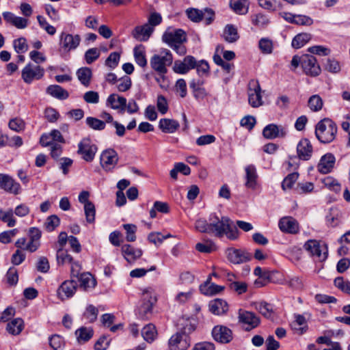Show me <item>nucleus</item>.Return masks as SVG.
Returning a JSON list of instances; mask_svg holds the SVG:
<instances>
[{
  "mask_svg": "<svg viewBox=\"0 0 350 350\" xmlns=\"http://www.w3.org/2000/svg\"><path fill=\"white\" fill-rule=\"evenodd\" d=\"M210 233L217 237L224 235L230 240H236L239 237V230L232 226V221L228 217L219 218L215 213H212L208 217Z\"/></svg>",
  "mask_w": 350,
  "mask_h": 350,
  "instance_id": "1",
  "label": "nucleus"
},
{
  "mask_svg": "<svg viewBox=\"0 0 350 350\" xmlns=\"http://www.w3.org/2000/svg\"><path fill=\"white\" fill-rule=\"evenodd\" d=\"M162 40L178 55L186 53V47L183 44L187 41V35L183 29L168 27L162 36Z\"/></svg>",
  "mask_w": 350,
  "mask_h": 350,
  "instance_id": "2",
  "label": "nucleus"
},
{
  "mask_svg": "<svg viewBox=\"0 0 350 350\" xmlns=\"http://www.w3.org/2000/svg\"><path fill=\"white\" fill-rule=\"evenodd\" d=\"M291 64L293 70L301 65L304 72L310 77L319 76L321 72L316 57L308 54H304L301 56L294 55Z\"/></svg>",
  "mask_w": 350,
  "mask_h": 350,
  "instance_id": "3",
  "label": "nucleus"
},
{
  "mask_svg": "<svg viewBox=\"0 0 350 350\" xmlns=\"http://www.w3.org/2000/svg\"><path fill=\"white\" fill-rule=\"evenodd\" d=\"M336 133L337 126L329 118H324L316 125L315 135L321 143L332 142L335 139Z\"/></svg>",
  "mask_w": 350,
  "mask_h": 350,
  "instance_id": "4",
  "label": "nucleus"
},
{
  "mask_svg": "<svg viewBox=\"0 0 350 350\" xmlns=\"http://www.w3.org/2000/svg\"><path fill=\"white\" fill-rule=\"evenodd\" d=\"M172 62V54L166 49L162 50L161 54L154 55L150 60L151 68L160 75L167 73V66L171 65Z\"/></svg>",
  "mask_w": 350,
  "mask_h": 350,
  "instance_id": "5",
  "label": "nucleus"
},
{
  "mask_svg": "<svg viewBox=\"0 0 350 350\" xmlns=\"http://www.w3.org/2000/svg\"><path fill=\"white\" fill-rule=\"evenodd\" d=\"M81 37L78 34L62 32L59 40V52L62 56L68 55L71 51L75 50L80 44Z\"/></svg>",
  "mask_w": 350,
  "mask_h": 350,
  "instance_id": "6",
  "label": "nucleus"
},
{
  "mask_svg": "<svg viewBox=\"0 0 350 350\" xmlns=\"http://www.w3.org/2000/svg\"><path fill=\"white\" fill-rule=\"evenodd\" d=\"M304 247L317 261L323 262L327 258L328 250L327 245L324 243H321L317 240H308L304 245Z\"/></svg>",
  "mask_w": 350,
  "mask_h": 350,
  "instance_id": "7",
  "label": "nucleus"
},
{
  "mask_svg": "<svg viewBox=\"0 0 350 350\" xmlns=\"http://www.w3.org/2000/svg\"><path fill=\"white\" fill-rule=\"evenodd\" d=\"M44 75V69L39 65L27 64L21 70V78L27 84L41 79Z\"/></svg>",
  "mask_w": 350,
  "mask_h": 350,
  "instance_id": "8",
  "label": "nucleus"
},
{
  "mask_svg": "<svg viewBox=\"0 0 350 350\" xmlns=\"http://www.w3.org/2000/svg\"><path fill=\"white\" fill-rule=\"evenodd\" d=\"M97 150V146L89 138L83 139L78 144L77 153L87 162L94 160Z\"/></svg>",
  "mask_w": 350,
  "mask_h": 350,
  "instance_id": "9",
  "label": "nucleus"
},
{
  "mask_svg": "<svg viewBox=\"0 0 350 350\" xmlns=\"http://www.w3.org/2000/svg\"><path fill=\"white\" fill-rule=\"evenodd\" d=\"M262 90L258 80L252 79L248 83V101L252 107H258L263 104Z\"/></svg>",
  "mask_w": 350,
  "mask_h": 350,
  "instance_id": "10",
  "label": "nucleus"
},
{
  "mask_svg": "<svg viewBox=\"0 0 350 350\" xmlns=\"http://www.w3.org/2000/svg\"><path fill=\"white\" fill-rule=\"evenodd\" d=\"M190 345V337L178 331L173 334L168 341L170 350H187Z\"/></svg>",
  "mask_w": 350,
  "mask_h": 350,
  "instance_id": "11",
  "label": "nucleus"
},
{
  "mask_svg": "<svg viewBox=\"0 0 350 350\" xmlns=\"http://www.w3.org/2000/svg\"><path fill=\"white\" fill-rule=\"evenodd\" d=\"M77 284L73 280L63 282L57 291V297L62 301L71 298L76 293Z\"/></svg>",
  "mask_w": 350,
  "mask_h": 350,
  "instance_id": "12",
  "label": "nucleus"
},
{
  "mask_svg": "<svg viewBox=\"0 0 350 350\" xmlns=\"http://www.w3.org/2000/svg\"><path fill=\"white\" fill-rule=\"evenodd\" d=\"M0 187L5 191L17 195L21 193V185L12 176L5 174H0Z\"/></svg>",
  "mask_w": 350,
  "mask_h": 350,
  "instance_id": "13",
  "label": "nucleus"
},
{
  "mask_svg": "<svg viewBox=\"0 0 350 350\" xmlns=\"http://www.w3.org/2000/svg\"><path fill=\"white\" fill-rule=\"evenodd\" d=\"M100 160L102 167L106 171H110L118 163V153L113 149H107L101 153Z\"/></svg>",
  "mask_w": 350,
  "mask_h": 350,
  "instance_id": "14",
  "label": "nucleus"
},
{
  "mask_svg": "<svg viewBox=\"0 0 350 350\" xmlns=\"http://www.w3.org/2000/svg\"><path fill=\"white\" fill-rule=\"evenodd\" d=\"M196 66V59L191 55L186 56L183 60H176L173 66L174 72L185 75Z\"/></svg>",
  "mask_w": 350,
  "mask_h": 350,
  "instance_id": "15",
  "label": "nucleus"
},
{
  "mask_svg": "<svg viewBox=\"0 0 350 350\" xmlns=\"http://www.w3.org/2000/svg\"><path fill=\"white\" fill-rule=\"evenodd\" d=\"M286 133L287 131L284 126L275 124H269L262 130V135L267 139L282 138L286 135Z\"/></svg>",
  "mask_w": 350,
  "mask_h": 350,
  "instance_id": "16",
  "label": "nucleus"
},
{
  "mask_svg": "<svg viewBox=\"0 0 350 350\" xmlns=\"http://www.w3.org/2000/svg\"><path fill=\"white\" fill-rule=\"evenodd\" d=\"M278 226L282 232L288 234H296L299 231L298 221L290 216L282 217L279 220Z\"/></svg>",
  "mask_w": 350,
  "mask_h": 350,
  "instance_id": "17",
  "label": "nucleus"
},
{
  "mask_svg": "<svg viewBox=\"0 0 350 350\" xmlns=\"http://www.w3.org/2000/svg\"><path fill=\"white\" fill-rule=\"evenodd\" d=\"M212 336L215 340L221 343H228L232 338V332L230 329L224 325H216L212 330Z\"/></svg>",
  "mask_w": 350,
  "mask_h": 350,
  "instance_id": "18",
  "label": "nucleus"
},
{
  "mask_svg": "<svg viewBox=\"0 0 350 350\" xmlns=\"http://www.w3.org/2000/svg\"><path fill=\"white\" fill-rule=\"evenodd\" d=\"M239 319L241 323L247 325L245 327L246 330L257 327L260 323L258 317L254 313L241 310L239 312Z\"/></svg>",
  "mask_w": 350,
  "mask_h": 350,
  "instance_id": "19",
  "label": "nucleus"
},
{
  "mask_svg": "<svg viewBox=\"0 0 350 350\" xmlns=\"http://www.w3.org/2000/svg\"><path fill=\"white\" fill-rule=\"evenodd\" d=\"M197 327V320L193 317H183L178 322V332L189 335L193 332Z\"/></svg>",
  "mask_w": 350,
  "mask_h": 350,
  "instance_id": "20",
  "label": "nucleus"
},
{
  "mask_svg": "<svg viewBox=\"0 0 350 350\" xmlns=\"http://www.w3.org/2000/svg\"><path fill=\"white\" fill-rule=\"evenodd\" d=\"M154 31V28L149 24L137 26L133 30L131 34L133 37L139 42H146L150 37Z\"/></svg>",
  "mask_w": 350,
  "mask_h": 350,
  "instance_id": "21",
  "label": "nucleus"
},
{
  "mask_svg": "<svg viewBox=\"0 0 350 350\" xmlns=\"http://www.w3.org/2000/svg\"><path fill=\"white\" fill-rule=\"evenodd\" d=\"M126 99L117 94H110L106 100V105L114 110L123 113L125 111Z\"/></svg>",
  "mask_w": 350,
  "mask_h": 350,
  "instance_id": "22",
  "label": "nucleus"
},
{
  "mask_svg": "<svg viewBox=\"0 0 350 350\" xmlns=\"http://www.w3.org/2000/svg\"><path fill=\"white\" fill-rule=\"evenodd\" d=\"M336 158L332 153H327L321 157L317 165L318 171L321 174L329 173L334 168Z\"/></svg>",
  "mask_w": 350,
  "mask_h": 350,
  "instance_id": "23",
  "label": "nucleus"
},
{
  "mask_svg": "<svg viewBox=\"0 0 350 350\" xmlns=\"http://www.w3.org/2000/svg\"><path fill=\"white\" fill-rule=\"evenodd\" d=\"M3 17L6 23L10 24L17 29H25L29 25L28 19L18 16L10 12H3Z\"/></svg>",
  "mask_w": 350,
  "mask_h": 350,
  "instance_id": "24",
  "label": "nucleus"
},
{
  "mask_svg": "<svg viewBox=\"0 0 350 350\" xmlns=\"http://www.w3.org/2000/svg\"><path fill=\"white\" fill-rule=\"evenodd\" d=\"M297 152L300 159L309 160L312 154V146L310 142L308 139L300 140L297 146Z\"/></svg>",
  "mask_w": 350,
  "mask_h": 350,
  "instance_id": "25",
  "label": "nucleus"
},
{
  "mask_svg": "<svg viewBox=\"0 0 350 350\" xmlns=\"http://www.w3.org/2000/svg\"><path fill=\"white\" fill-rule=\"evenodd\" d=\"M121 251L124 258L129 263L134 262L142 255L141 249L135 248L129 244L123 245Z\"/></svg>",
  "mask_w": 350,
  "mask_h": 350,
  "instance_id": "26",
  "label": "nucleus"
},
{
  "mask_svg": "<svg viewBox=\"0 0 350 350\" xmlns=\"http://www.w3.org/2000/svg\"><path fill=\"white\" fill-rule=\"evenodd\" d=\"M227 256L228 260L234 264L243 263L250 260V256L247 252L234 248L228 249Z\"/></svg>",
  "mask_w": 350,
  "mask_h": 350,
  "instance_id": "27",
  "label": "nucleus"
},
{
  "mask_svg": "<svg viewBox=\"0 0 350 350\" xmlns=\"http://www.w3.org/2000/svg\"><path fill=\"white\" fill-rule=\"evenodd\" d=\"M224 289V286L211 282V276L209 275L206 281L200 286L202 293L206 295H214L219 293Z\"/></svg>",
  "mask_w": 350,
  "mask_h": 350,
  "instance_id": "28",
  "label": "nucleus"
},
{
  "mask_svg": "<svg viewBox=\"0 0 350 350\" xmlns=\"http://www.w3.org/2000/svg\"><path fill=\"white\" fill-rule=\"evenodd\" d=\"M209 310L215 315H222L228 310L227 302L221 299H215L208 304Z\"/></svg>",
  "mask_w": 350,
  "mask_h": 350,
  "instance_id": "29",
  "label": "nucleus"
},
{
  "mask_svg": "<svg viewBox=\"0 0 350 350\" xmlns=\"http://www.w3.org/2000/svg\"><path fill=\"white\" fill-rule=\"evenodd\" d=\"M179 127V122L174 119L162 118L159 122V128L165 133H174Z\"/></svg>",
  "mask_w": 350,
  "mask_h": 350,
  "instance_id": "30",
  "label": "nucleus"
},
{
  "mask_svg": "<svg viewBox=\"0 0 350 350\" xmlns=\"http://www.w3.org/2000/svg\"><path fill=\"white\" fill-rule=\"evenodd\" d=\"M76 75L81 84L84 87L88 88L90 85L93 75L91 68L81 67L77 70Z\"/></svg>",
  "mask_w": 350,
  "mask_h": 350,
  "instance_id": "31",
  "label": "nucleus"
},
{
  "mask_svg": "<svg viewBox=\"0 0 350 350\" xmlns=\"http://www.w3.org/2000/svg\"><path fill=\"white\" fill-rule=\"evenodd\" d=\"M245 186L252 189H255L257 183L258 174L254 165H249L245 167Z\"/></svg>",
  "mask_w": 350,
  "mask_h": 350,
  "instance_id": "32",
  "label": "nucleus"
},
{
  "mask_svg": "<svg viewBox=\"0 0 350 350\" xmlns=\"http://www.w3.org/2000/svg\"><path fill=\"white\" fill-rule=\"evenodd\" d=\"M202 81H192L190 84V88L192 90L193 96L197 100H203L205 98L208 93L204 88L202 87Z\"/></svg>",
  "mask_w": 350,
  "mask_h": 350,
  "instance_id": "33",
  "label": "nucleus"
},
{
  "mask_svg": "<svg viewBox=\"0 0 350 350\" xmlns=\"http://www.w3.org/2000/svg\"><path fill=\"white\" fill-rule=\"evenodd\" d=\"M24 327V321L21 318H16L8 323L6 329L12 335H18Z\"/></svg>",
  "mask_w": 350,
  "mask_h": 350,
  "instance_id": "34",
  "label": "nucleus"
},
{
  "mask_svg": "<svg viewBox=\"0 0 350 350\" xmlns=\"http://www.w3.org/2000/svg\"><path fill=\"white\" fill-rule=\"evenodd\" d=\"M78 278L79 279L81 286L85 291L93 288L96 286V280L89 272L81 273Z\"/></svg>",
  "mask_w": 350,
  "mask_h": 350,
  "instance_id": "35",
  "label": "nucleus"
},
{
  "mask_svg": "<svg viewBox=\"0 0 350 350\" xmlns=\"http://www.w3.org/2000/svg\"><path fill=\"white\" fill-rule=\"evenodd\" d=\"M157 301L155 291L151 287H147L142 290V303L154 305Z\"/></svg>",
  "mask_w": 350,
  "mask_h": 350,
  "instance_id": "36",
  "label": "nucleus"
},
{
  "mask_svg": "<svg viewBox=\"0 0 350 350\" xmlns=\"http://www.w3.org/2000/svg\"><path fill=\"white\" fill-rule=\"evenodd\" d=\"M46 92L52 96L59 99H66L69 96L66 90L57 85H49L46 89Z\"/></svg>",
  "mask_w": 350,
  "mask_h": 350,
  "instance_id": "37",
  "label": "nucleus"
},
{
  "mask_svg": "<svg viewBox=\"0 0 350 350\" xmlns=\"http://www.w3.org/2000/svg\"><path fill=\"white\" fill-rule=\"evenodd\" d=\"M230 5L237 14H245L248 11L247 0H231Z\"/></svg>",
  "mask_w": 350,
  "mask_h": 350,
  "instance_id": "38",
  "label": "nucleus"
},
{
  "mask_svg": "<svg viewBox=\"0 0 350 350\" xmlns=\"http://www.w3.org/2000/svg\"><path fill=\"white\" fill-rule=\"evenodd\" d=\"M224 38L228 42H236L239 38L236 27L233 25H227L224 31Z\"/></svg>",
  "mask_w": 350,
  "mask_h": 350,
  "instance_id": "39",
  "label": "nucleus"
},
{
  "mask_svg": "<svg viewBox=\"0 0 350 350\" xmlns=\"http://www.w3.org/2000/svg\"><path fill=\"white\" fill-rule=\"evenodd\" d=\"M133 53L136 63L141 67H145L147 65V60L144 47L142 45L135 46L133 50Z\"/></svg>",
  "mask_w": 350,
  "mask_h": 350,
  "instance_id": "40",
  "label": "nucleus"
},
{
  "mask_svg": "<svg viewBox=\"0 0 350 350\" xmlns=\"http://www.w3.org/2000/svg\"><path fill=\"white\" fill-rule=\"evenodd\" d=\"M0 220L6 223L8 227H13L16 225V219L14 217V212L12 208L6 211L0 209Z\"/></svg>",
  "mask_w": 350,
  "mask_h": 350,
  "instance_id": "41",
  "label": "nucleus"
},
{
  "mask_svg": "<svg viewBox=\"0 0 350 350\" xmlns=\"http://www.w3.org/2000/svg\"><path fill=\"white\" fill-rule=\"evenodd\" d=\"M311 39V35L308 33L297 34L292 40L291 45L295 49H300Z\"/></svg>",
  "mask_w": 350,
  "mask_h": 350,
  "instance_id": "42",
  "label": "nucleus"
},
{
  "mask_svg": "<svg viewBox=\"0 0 350 350\" xmlns=\"http://www.w3.org/2000/svg\"><path fill=\"white\" fill-rule=\"evenodd\" d=\"M157 334L156 327L152 324L146 325L142 330L144 339L148 342H152L155 339Z\"/></svg>",
  "mask_w": 350,
  "mask_h": 350,
  "instance_id": "43",
  "label": "nucleus"
},
{
  "mask_svg": "<svg viewBox=\"0 0 350 350\" xmlns=\"http://www.w3.org/2000/svg\"><path fill=\"white\" fill-rule=\"evenodd\" d=\"M76 336L79 342H87L92 336L94 331L91 327H81L76 332Z\"/></svg>",
  "mask_w": 350,
  "mask_h": 350,
  "instance_id": "44",
  "label": "nucleus"
},
{
  "mask_svg": "<svg viewBox=\"0 0 350 350\" xmlns=\"http://www.w3.org/2000/svg\"><path fill=\"white\" fill-rule=\"evenodd\" d=\"M308 105L311 111L316 112L322 109L323 102L319 95L314 94L309 98Z\"/></svg>",
  "mask_w": 350,
  "mask_h": 350,
  "instance_id": "45",
  "label": "nucleus"
},
{
  "mask_svg": "<svg viewBox=\"0 0 350 350\" xmlns=\"http://www.w3.org/2000/svg\"><path fill=\"white\" fill-rule=\"evenodd\" d=\"M322 183L325 187L336 193H338L341 190L340 183L332 176L325 177L322 180Z\"/></svg>",
  "mask_w": 350,
  "mask_h": 350,
  "instance_id": "46",
  "label": "nucleus"
},
{
  "mask_svg": "<svg viewBox=\"0 0 350 350\" xmlns=\"http://www.w3.org/2000/svg\"><path fill=\"white\" fill-rule=\"evenodd\" d=\"M154 305L151 304H143L138 308V316L142 319H148L152 315Z\"/></svg>",
  "mask_w": 350,
  "mask_h": 350,
  "instance_id": "47",
  "label": "nucleus"
},
{
  "mask_svg": "<svg viewBox=\"0 0 350 350\" xmlns=\"http://www.w3.org/2000/svg\"><path fill=\"white\" fill-rule=\"evenodd\" d=\"M56 257L59 265H64L66 263L70 264L73 261L72 257L67 251L64 250L63 248H59L57 250Z\"/></svg>",
  "mask_w": 350,
  "mask_h": 350,
  "instance_id": "48",
  "label": "nucleus"
},
{
  "mask_svg": "<svg viewBox=\"0 0 350 350\" xmlns=\"http://www.w3.org/2000/svg\"><path fill=\"white\" fill-rule=\"evenodd\" d=\"M87 125L94 130L102 131L105 128V122L93 117H88L85 120Z\"/></svg>",
  "mask_w": 350,
  "mask_h": 350,
  "instance_id": "49",
  "label": "nucleus"
},
{
  "mask_svg": "<svg viewBox=\"0 0 350 350\" xmlns=\"http://www.w3.org/2000/svg\"><path fill=\"white\" fill-rule=\"evenodd\" d=\"M258 46L263 54H270L273 51V44L272 40L262 38L258 42Z\"/></svg>",
  "mask_w": 350,
  "mask_h": 350,
  "instance_id": "50",
  "label": "nucleus"
},
{
  "mask_svg": "<svg viewBox=\"0 0 350 350\" xmlns=\"http://www.w3.org/2000/svg\"><path fill=\"white\" fill-rule=\"evenodd\" d=\"M98 314V309L93 305H89L83 313V318L88 322L93 323L97 319Z\"/></svg>",
  "mask_w": 350,
  "mask_h": 350,
  "instance_id": "51",
  "label": "nucleus"
},
{
  "mask_svg": "<svg viewBox=\"0 0 350 350\" xmlns=\"http://www.w3.org/2000/svg\"><path fill=\"white\" fill-rule=\"evenodd\" d=\"M187 17L194 23H199L203 20V12L196 8H189L186 10Z\"/></svg>",
  "mask_w": 350,
  "mask_h": 350,
  "instance_id": "52",
  "label": "nucleus"
},
{
  "mask_svg": "<svg viewBox=\"0 0 350 350\" xmlns=\"http://www.w3.org/2000/svg\"><path fill=\"white\" fill-rule=\"evenodd\" d=\"M122 226L126 230V241L129 242L135 241L136 240L135 232L137 231V226L131 224H124Z\"/></svg>",
  "mask_w": 350,
  "mask_h": 350,
  "instance_id": "53",
  "label": "nucleus"
},
{
  "mask_svg": "<svg viewBox=\"0 0 350 350\" xmlns=\"http://www.w3.org/2000/svg\"><path fill=\"white\" fill-rule=\"evenodd\" d=\"M13 45L17 53H23L28 49L27 40L23 37L14 40L13 42Z\"/></svg>",
  "mask_w": 350,
  "mask_h": 350,
  "instance_id": "54",
  "label": "nucleus"
},
{
  "mask_svg": "<svg viewBox=\"0 0 350 350\" xmlns=\"http://www.w3.org/2000/svg\"><path fill=\"white\" fill-rule=\"evenodd\" d=\"M60 220L57 215H53L47 217L45 223L44 228L49 232H51L59 225Z\"/></svg>",
  "mask_w": 350,
  "mask_h": 350,
  "instance_id": "55",
  "label": "nucleus"
},
{
  "mask_svg": "<svg viewBox=\"0 0 350 350\" xmlns=\"http://www.w3.org/2000/svg\"><path fill=\"white\" fill-rule=\"evenodd\" d=\"M298 176L299 174L297 172H293L288 174L282 183V187L283 190H286L292 188L293 185L297 180Z\"/></svg>",
  "mask_w": 350,
  "mask_h": 350,
  "instance_id": "56",
  "label": "nucleus"
},
{
  "mask_svg": "<svg viewBox=\"0 0 350 350\" xmlns=\"http://www.w3.org/2000/svg\"><path fill=\"white\" fill-rule=\"evenodd\" d=\"M84 211L86 221L88 223H94L95 221L96 210L93 203H88L84 206Z\"/></svg>",
  "mask_w": 350,
  "mask_h": 350,
  "instance_id": "57",
  "label": "nucleus"
},
{
  "mask_svg": "<svg viewBox=\"0 0 350 350\" xmlns=\"http://www.w3.org/2000/svg\"><path fill=\"white\" fill-rule=\"evenodd\" d=\"M37 20L40 27L44 29L49 35L53 36L55 33V27L49 24L45 18L40 15H38L37 16Z\"/></svg>",
  "mask_w": 350,
  "mask_h": 350,
  "instance_id": "58",
  "label": "nucleus"
},
{
  "mask_svg": "<svg viewBox=\"0 0 350 350\" xmlns=\"http://www.w3.org/2000/svg\"><path fill=\"white\" fill-rule=\"evenodd\" d=\"M9 128L16 132H21L25 128V123L21 118H15L10 120Z\"/></svg>",
  "mask_w": 350,
  "mask_h": 350,
  "instance_id": "59",
  "label": "nucleus"
},
{
  "mask_svg": "<svg viewBox=\"0 0 350 350\" xmlns=\"http://www.w3.org/2000/svg\"><path fill=\"white\" fill-rule=\"evenodd\" d=\"M100 56V51L97 48L88 49L84 55L85 60L88 64H91L96 61Z\"/></svg>",
  "mask_w": 350,
  "mask_h": 350,
  "instance_id": "60",
  "label": "nucleus"
},
{
  "mask_svg": "<svg viewBox=\"0 0 350 350\" xmlns=\"http://www.w3.org/2000/svg\"><path fill=\"white\" fill-rule=\"evenodd\" d=\"M49 345L54 350H62L64 341L59 335L55 334L49 338Z\"/></svg>",
  "mask_w": 350,
  "mask_h": 350,
  "instance_id": "61",
  "label": "nucleus"
},
{
  "mask_svg": "<svg viewBox=\"0 0 350 350\" xmlns=\"http://www.w3.org/2000/svg\"><path fill=\"white\" fill-rule=\"evenodd\" d=\"M308 51L310 53L320 56H327L330 53V49L326 46L321 45H316L310 46L308 49Z\"/></svg>",
  "mask_w": 350,
  "mask_h": 350,
  "instance_id": "62",
  "label": "nucleus"
},
{
  "mask_svg": "<svg viewBox=\"0 0 350 350\" xmlns=\"http://www.w3.org/2000/svg\"><path fill=\"white\" fill-rule=\"evenodd\" d=\"M252 23L257 27H263L269 23V19L262 14H256L252 16Z\"/></svg>",
  "mask_w": 350,
  "mask_h": 350,
  "instance_id": "63",
  "label": "nucleus"
},
{
  "mask_svg": "<svg viewBox=\"0 0 350 350\" xmlns=\"http://www.w3.org/2000/svg\"><path fill=\"white\" fill-rule=\"evenodd\" d=\"M120 54L118 52L111 53L105 60V64L111 69L115 68L119 63Z\"/></svg>",
  "mask_w": 350,
  "mask_h": 350,
  "instance_id": "64",
  "label": "nucleus"
}]
</instances>
